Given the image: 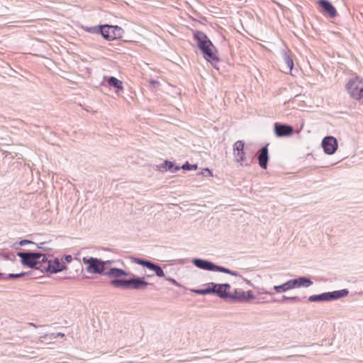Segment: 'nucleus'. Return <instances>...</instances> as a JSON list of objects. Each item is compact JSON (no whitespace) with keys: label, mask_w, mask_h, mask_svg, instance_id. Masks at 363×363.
<instances>
[{"label":"nucleus","mask_w":363,"mask_h":363,"mask_svg":"<svg viewBox=\"0 0 363 363\" xmlns=\"http://www.w3.org/2000/svg\"><path fill=\"white\" fill-rule=\"evenodd\" d=\"M312 284L313 281L310 278L300 277L296 279H290L283 284L274 286L273 289L277 293H282L295 288L308 287Z\"/></svg>","instance_id":"4"},{"label":"nucleus","mask_w":363,"mask_h":363,"mask_svg":"<svg viewBox=\"0 0 363 363\" xmlns=\"http://www.w3.org/2000/svg\"><path fill=\"white\" fill-rule=\"evenodd\" d=\"M82 261L84 264L86 265V270L87 272L104 275L106 272V271H104V262L101 259L92 257H84Z\"/></svg>","instance_id":"9"},{"label":"nucleus","mask_w":363,"mask_h":363,"mask_svg":"<svg viewBox=\"0 0 363 363\" xmlns=\"http://www.w3.org/2000/svg\"><path fill=\"white\" fill-rule=\"evenodd\" d=\"M265 294H272V292H270V291H266V292H265Z\"/></svg>","instance_id":"43"},{"label":"nucleus","mask_w":363,"mask_h":363,"mask_svg":"<svg viewBox=\"0 0 363 363\" xmlns=\"http://www.w3.org/2000/svg\"><path fill=\"white\" fill-rule=\"evenodd\" d=\"M109 25L105 24L96 26H83V30L89 33L101 34L104 39H109L111 36L108 30L110 29Z\"/></svg>","instance_id":"12"},{"label":"nucleus","mask_w":363,"mask_h":363,"mask_svg":"<svg viewBox=\"0 0 363 363\" xmlns=\"http://www.w3.org/2000/svg\"><path fill=\"white\" fill-rule=\"evenodd\" d=\"M191 291L199 295H206L211 294V291H213V289L211 288V286H209L208 283L207 288L201 289H191Z\"/></svg>","instance_id":"25"},{"label":"nucleus","mask_w":363,"mask_h":363,"mask_svg":"<svg viewBox=\"0 0 363 363\" xmlns=\"http://www.w3.org/2000/svg\"><path fill=\"white\" fill-rule=\"evenodd\" d=\"M245 291L241 289H235L233 293L230 292L229 298L228 301L232 303L245 302Z\"/></svg>","instance_id":"19"},{"label":"nucleus","mask_w":363,"mask_h":363,"mask_svg":"<svg viewBox=\"0 0 363 363\" xmlns=\"http://www.w3.org/2000/svg\"><path fill=\"white\" fill-rule=\"evenodd\" d=\"M0 279H6L5 274L0 272Z\"/></svg>","instance_id":"40"},{"label":"nucleus","mask_w":363,"mask_h":363,"mask_svg":"<svg viewBox=\"0 0 363 363\" xmlns=\"http://www.w3.org/2000/svg\"><path fill=\"white\" fill-rule=\"evenodd\" d=\"M220 288H223L224 291H227V290L230 289V285L229 284H220Z\"/></svg>","instance_id":"36"},{"label":"nucleus","mask_w":363,"mask_h":363,"mask_svg":"<svg viewBox=\"0 0 363 363\" xmlns=\"http://www.w3.org/2000/svg\"><path fill=\"white\" fill-rule=\"evenodd\" d=\"M213 49L214 48L211 45H208L201 51L203 57L211 64L219 61L218 57L213 51Z\"/></svg>","instance_id":"17"},{"label":"nucleus","mask_w":363,"mask_h":363,"mask_svg":"<svg viewBox=\"0 0 363 363\" xmlns=\"http://www.w3.org/2000/svg\"><path fill=\"white\" fill-rule=\"evenodd\" d=\"M291 301L298 302V301H301V298H300L298 296L288 297V296H283V297H282V298H281V300L280 301Z\"/></svg>","instance_id":"29"},{"label":"nucleus","mask_w":363,"mask_h":363,"mask_svg":"<svg viewBox=\"0 0 363 363\" xmlns=\"http://www.w3.org/2000/svg\"><path fill=\"white\" fill-rule=\"evenodd\" d=\"M26 244H33V245H35V243H34L33 241L31 240H21L18 243H15L13 245V247H15L16 249H18V247H16V245H18L19 246H23V245H25Z\"/></svg>","instance_id":"31"},{"label":"nucleus","mask_w":363,"mask_h":363,"mask_svg":"<svg viewBox=\"0 0 363 363\" xmlns=\"http://www.w3.org/2000/svg\"><path fill=\"white\" fill-rule=\"evenodd\" d=\"M205 174H207V172H203V174L206 175Z\"/></svg>","instance_id":"45"},{"label":"nucleus","mask_w":363,"mask_h":363,"mask_svg":"<svg viewBox=\"0 0 363 363\" xmlns=\"http://www.w3.org/2000/svg\"><path fill=\"white\" fill-rule=\"evenodd\" d=\"M255 298V296L252 291H247L245 292V301H247L249 300Z\"/></svg>","instance_id":"34"},{"label":"nucleus","mask_w":363,"mask_h":363,"mask_svg":"<svg viewBox=\"0 0 363 363\" xmlns=\"http://www.w3.org/2000/svg\"><path fill=\"white\" fill-rule=\"evenodd\" d=\"M28 272H21L18 274H9L8 275H5L6 279H17L20 277H23L26 275H27Z\"/></svg>","instance_id":"27"},{"label":"nucleus","mask_w":363,"mask_h":363,"mask_svg":"<svg viewBox=\"0 0 363 363\" xmlns=\"http://www.w3.org/2000/svg\"><path fill=\"white\" fill-rule=\"evenodd\" d=\"M318 4L320 6L322 11L327 13L330 18H335L337 15L336 9L328 0H318Z\"/></svg>","instance_id":"15"},{"label":"nucleus","mask_w":363,"mask_h":363,"mask_svg":"<svg viewBox=\"0 0 363 363\" xmlns=\"http://www.w3.org/2000/svg\"><path fill=\"white\" fill-rule=\"evenodd\" d=\"M322 147L328 155H332L337 149V140L333 136H326L323 139Z\"/></svg>","instance_id":"11"},{"label":"nucleus","mask_w":363,"mask_h":363,"mask_svg":"<svg viewBox=\"0 0 363 363\" xmlns=\"http://www.w3.org/2000/svg\"><path fill=\"white\" fill-rule=\"evenodd\" d=\"M257 159L259 165L261 168L266 169L269 161V150L268 145H266L261 147L257 152Z\"/></svg>","instance_id":"14"},{"label":"nucleus","mask_w":363,"mask_h":363,"mask_svg":"<svg viewBox=\"0 0 363 363\" xmlns=\"http://www.w3.org/2000/svg\"><path fill=\"white\" fill-rule=\"evenodd\" d=\"M164 278H165L166 280L169 281L172 284H174V285H175L177 286H181L180 284L177 281V280H175L174 279H173L172 277H165Z\"/></svg>","instance_id":"35"},{"label":"nucleus","mask_w":363,"mask_h":363,"mask_svg":"<svg viewBox=\"0 0 363 363\" xmlns=\"http://www.w3.org/2000/svg\"><path fill=\"white\" fill-rule=\"evenodd\" d=\"M104 271H105V270H106V266L107 264H111V263H112V261H111V260H106V261H104Z\"/></svg>","instance_id":"37"},{"label":"nucleus","mask_w":363,"mask_h":363,"mask_svg":"<svg viewBox=\"0 0 363 363\" xmlns=\"http://www.w3.org/2000/svg\"><path fill=\"white\" fill-rule=\"evenodd\" d=\"M110 29L107 30L111 38L108 40H113L116 38H121V33L123 32V29L118 26H109Z\"/></svg>","instance_id":"22"},{"label":"nucleus","mask_w":363,"mask_h":363,"mask_svg":"<svg viewBox=\"0 0 363 363\" xmlns=\"http://www.w3.org/2000/svg\"><path fill=\"white\" fill-rule=\"evenodd\" d=\"M204 171H205V172H207L208 175H209V176H211V175H212V172H211V171L208 168H206V169H204Z\"/></svg>","instance_id":"39"},{"label":"nucleus","mask_w":363,"mask_h":363,"mask_svg":"<svg viewBox=\"0 0 363 363\" xmlns=\"http://www.w3.org/2000/svg\"><path fill=\"white\" fill-rule=\"evenodd\" d=\"M110 284L116 288L123 289L144 290L149 285L144 277H139L135 275L128 279H113L111 280Z\"/></svg>","instance_id":"1"},{"label":"nucleus","mask_w":363,"mask_h":363,"mask_svg":"<svg viewBox=\"0 0 363 363\" xmlns=\"http://www.w3.org/2000/svg\"><path fill=\"white\" fill-rule=\"evenodd\" d=\"M181 169V167L175 165L172 162L166 160L160 167L162 172L169 170L172 173H175Z\"/></svg>","instance_id":"21"},{"label":"nucleus","mask_w":363,"mask_h":363,"mask_svg":"<svg viewBox=\"0 0 363 363\" xmlns=\"http://www.w3.org/2000/svg\"><path fill=\"white\" fill-rule=\"evenodd\" d=\"M245 143L242 140H238L233 144V155L235 157V161L240 163L242 166L250 165L253 160L254 157L252 156L247 158L244 151Z\"/></svg>","instance_id":"8"},{"label":"nucleus","mask_w":363,"mask_h":363,"mask_svg":"<svg viewBox=\"0 0 363 363\" xmlns=\"http://www.w3.org/2000/svg\"><path fill=\"white\" fill-rule=\"evenodd\" d=\"M0 257H2L5 260L13 259L15 257L13 254H9L8 252L1 251H0Z\"/></svg>","instance_id":"30"},{"label":"nucleus","mask_w":363,"mask_h":363,"mask_svg":"<svg viewBox=\"0 0 363 363\" xmlns=\"http://www.w3.org/2000/svg\"><path fill=\"white\" fill-rule=\"evenodd\" d=\"M128 274V272L117 267H111L104 273L105 276L114 279H121V277H127Z\"/></svg>","instance_id":"16"},{"label":"nucleus","mask_w":363,"mask_h":363,"mask_svg":"<svg viewBox=\"0 0 363 363\" xmlns=\"http://www.w3.org/2000/svg\"><path fill=\"white\" fill-rule=\"evenodd\" d=\"M347 90L353 99L363 103V80L359 77L351 79L346 84Z\"/></svg>","instance_id":"6"},{"label":"nucleus","mask_w":363,"mask_h":363,"mask_svg":"<svg viewBox=\"0 0 363 363\" xmlns=\"http://www.w3.org/2000/svg\"><path fill=\"white\" fill-rule=\"evenodd\" d=\"M29 325L35 328H38V325H36L35 323H30Z\"/></svg>","instance_id":"41"},{"label":"nucleus","mask_w":363,"mask_h":363,"mask_svg":"<svg viewBox=\"0 0 363 363\" xmlns=\"http://www.w3.org/2000/svg\"><path fill=\"white\" fill-rule=\"evenodd\" d=\"M17 256L21 258V262L23 265L38 270H40L39 267L41 262L45 259V254L30 251L18 252Z\"/></svg>","instance_id":"2"},{"label":"nucleus","mask_w":363,"mask_h":363,"mask_svg":"<svg viewBox=\"0 0 363 363\" xmlns=\"http://www.w3.org/2000/svg\"><path fill=\"white\" fill-rule=\"evenodd\" d=\"M147 268L153 271L158 277H165L164 271L159 264L150 261Z\"/></svg>","instance_id":"23"},{"label":"nucleus","mask_w":363,"mask_h":363,"mask_svg":"<svg viewBox=\"0 0 363 363\" xmlns=\"http://www.w3.org/2000/svg\"><path fill=\"white\" fill-rule=\"evenodd\" d=\"M209 286H211V288L213 289V291H211V294H216L218 297L225 301H228L230 291H224L223 288H220V284L211 282L209 283Z\"/></svg>","instance_id":"18"},{"label":"nucleus","mask_w":363,"mask_h":363,"mask_svg":"<svg viewBox=\"0 0 363 363\" xmlns=\"http://www.w3.org/2000/svg\"><path fill=\"white\" fill-rule=\"evenodd\" d=\"M64 335H64L63 333H57V336H58V337H63Z\"/></svg>","instance_id":"42"},{"label":"nucleus","mask_w":363,"mask_h":363,"mask_svg":"<svg viewBox=\"0 0 363 363\" xmlns=\"http://www.w3.org/2000/svg\"><path fill=\"white\" fill-rule=\"evenodd\" d=\"M348 294L349 291L347 289H342L331 292H325L318 295H312L308 297V300L311 302L330 301L345 297L347 296Z\"/></svg>","instance_id":"7"},{"label":"nucleus","mask_w":363,"mask_h":363,"mask_svg":"<svg viewBox=\"0 0 363 363\" xmlns=\"http://www.w3.org/2000/svg\"><path fill=\"white\" fill-rule=\"evenodd\" d=\"M205 174H207V172H203V174L206 175Z\"/></svg>","instance_id":"44"},{"label":"nucleus","mask_w":363,"mask_h":363,"mask_svg":"<svg viewBox=\"0 0 363 363\" xmlns=\"http://www.w3.org/2000/svg\"><path fill=\"white\" fill-rule=\"evenodd\" d=\"M46 244H47V242H40L39 244H35V245L38 249H41L43 250H51L52 248L50 247L47 246Z\"/></svg>","instance_id":"32"},{"label":"nucleus","mask_w":363,"mask_h":363,"mask_svg":"<svg viewBox=\"0 0 363 363\" xmlns=\"http://www.w3.org/2000/svg\"><path fill=\"white\" fill-rule=\"evenodd\" d=\"M274 132L277 137H287L294 133V128L287 124L276 123Z\"/></svg>","instance_id":"13"},{"label":"nucleus","mask_w":363,"mask_h":363,"mask_svg":"<svg viewBox=\"0 0 363 363\" xmlns=\"http://www.w3.org/2000/svg\"><path fill=\"white\" fill-rule=\"evenodd\" d=\"M194 38L197 41V45L199 49L202 51L208 45H211L214 49L215 46L212 42L209 40L206 33L200 30H196L194 32Z\"/></svg>","instance_id":"10"},{"label":"nucleus","mask_w":363,"mask_h":363,"mask_svg":"<svg viewBox=\"0 0 363 363\" xmlns=\"http://www.w3.org/2000/svg\"><path fill=\"white\" fill-rule=\"evenodd\" d=\"M181 169H183L184 170H192V169H197V164H191L188 162H185L182 167Z\"/></svg>","instance_id":"28"},{"label":"nucleus","mask_w":363,"mask_h":363,"mask_svg":"<svg viewBox=\"0 0 363 363\" xmlns=\"http://www.w3.org/2000/svg\"><path fill=\"white\" fill-rule=\"evenodd\" d=\"M283 59L286 65V68L288 71L291 72L294 67V61L291 55L288 52L284 51Z\"/></svg>","instance_id":"24"},{"label":"nucleus","mask_w":363,"mask_h":363,"mask_svg":"<svg viewBox=\"0 0 363 363\" xmlns=\"http://www.w3.org/2000/svg\"><path fill=\"white\" fill-rule=\"evenodd\" d=\"M192 263L199 269L210 271V272H219L225 273L234 277L240 276L239 273L236 271L230 270L226 267L218 266L214 264L213 262L203 259L200 258H194L192 260Z\"/></svg>","instance_id":"3"},{"label":"nucleus","mask_w":363,"mask_h":363,"mask_svg":"<svg viewBox=\"0 0 363 363\" xmlns=\"http://www.w3.org/2000/svg\"><path fill=\"white\" fill-rule=\"evenodd\" d=\"M150 83L153 84V85L159 84V82L155 80V79H150Z\"/></svg>","instance_id":"38"},{"label":"nucleus","mask_w":363,"mask_h":363,"mask_svg":"<svg viewBox=\"0 0 363 363\" xmlns=\"http://www.w3.org/2000/svg\"><path fill=\"white\" fill-rule=\"evenodd\" d=\"M72 257L70 255H66L63 256L60 260L61 262L64 263H69L72 261Z\"/></svg>","instance_id":"33"},{"label":"nucleus","mask_w":363,"mask_h":363,"mask_svg":"<svg viewBox=\"0 0 363 363\" xmlns=\"http://www.w3.org/2000/svg\"><path fill=\"white\" fill-rule=\"evenodd\" d=\"M133 262L142 265L143 267H147L149 265L150 260L140 259V258H133Z\"/></svg>","instance_id":"26"},{"label":"nucleus","mask_w":363,"mask_h":363,"mask_svg":"<svg viewBox=\"0 0 363 363\" xmlns=\"http://www.w3.org/2000/svg\"><path fill=\"white\" fill-rule=\"evenodd\" d=\"M106 82L108 86L116 89V93L117 94H119L120 91H123V82L115 77H108L106 79Z\"/></svg>","instance_id":"20"},{"label":"nucleus","mask_w":363,"mask_h":363,"mask_svg":"<svg viewBox=\"0 0 363 363\" xmlns=\"http://www.w3.org/2000/svg\"><path fill=\"white\" fill-rule=\"evenodd\" d=\"M39 267L41 272L49 274H55L67 269L65 264L61 262L58 258L52 256V259H48L46 255Z\"/></svg>","instance_id":"5"}]
</instances>
